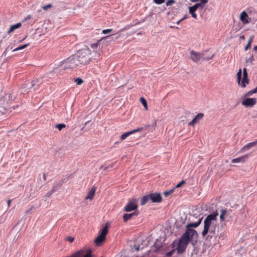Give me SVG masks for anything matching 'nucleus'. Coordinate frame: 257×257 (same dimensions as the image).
<instances>
[{"label":"nucleus","mask_w":257,"mask_h":257,"mask_svg":"<svg viewBox=\"0 0 257 257\" xmlns=\"http://www.w3.org/2000/svg\"><path fill=\"white\" fill-rule=\"evenodd\" d=\"M218 215V212L216 210L205 218L204 220V228L201 233L203 237L206 236L209 233L206 237V239H208L210 236L212 237L215 234L216 220Z\"/></svg>","instance_id":"obj_1"},{"label":"nucleus","mask_w":257,"mask_h":257,"mask_svg":"<svg viewBox=\"0 0 257 257\" xmlns=\"http://www.w3.org/2000/svg\"><path fill=\"white\" fill-rule=\"evenodd\" d=\"M91 50L87 47L79 50L75 55L80 65H87L90 61Z\"/></svg>","instance_id":"obj_2"},{"label":"nucleus","mask_w":257,"mask_h":257,"mask_svg":"<svg viewBox=\"0 0 257 257\" xmlns=\"http://www.w3.org/2000/svg\"><path fill=\"white\" fill-rule=\"evenodd\" d=\"M189 231L184 232L179 240L177 247L176 248L178 254L183 253L189 242L193 241V240L189 238Z\"/></svg>","instance_id":"obj_3"},{"label":"nucleus","mask_w":257,"mask_h":257,"mask_svg":"<svg viewBox=\"0 0 257 257\" xmlns=\"http://www.w3.org/2000/svg\"><path fill=\"white\" fill-rule=\"evenodd\" d=\"M80 66L79 62L75 55L71 56L63 60L60 63L59 67L60 70L71 69Z\"/></svg>","instance_id":"obj_4"},{"label":"nucleus","mask_w":257,"mask_h":257,"mask_svg":"<svg viewBox=\"0 0 257 257\" xmlns=\"http://www.w3.org/2000/svg\"><path fill=\"white\" fill-rule=\"evenodd\" d=\"M203 217H201L199 218L198 221L194 223H188L186 226V230L185 232H186L187 231H189V238L193 240L194 238H197L198 236L197 232L194 229H192L191 228H196L201 223Z\"/></svg>","instance_id":"obj_5"},{"label":"nucleus","mask_w":257,"mask_h":257,"mask_svg":"<svg viewBox=\"0 0 257 257\" xmlns=\"http://www.w3.org/2000/svg\"><path fill=\"white\" fill-rule=\"evenodd\" d=\"M214 57V54L206 57L205 56V53L196 52L194 50L190 52V58L195 63H198L200 60L208 61Z\"/></svg>","instance_id":"obj_6"},{"label":"nucleus","mask_w":257,"mask_h":257,"mask_svg":"<svg viewBox=\"0 0 257 257\" xmlns=\"http://www.w3.org/2000/svg\"><path fill=\"white\" fill-rule=\"evenodd\" d=\"M108 224L106 223L102 229L99 231V234L95 238L94 242L97 246H99L105 240L106 236L108 233Z\"/></svg>","instance_id":"obj_7"},{"label":"nucleus","mask_w":257,"mask_h":257,"mask_svg":"<svg viewBox=\"0 0 257 257\" xmlns=\"http://www.w3.org/2000/svg\"><path fill=\"white\" fill-rule=\"evenodd\" d=\"M43 82L42 78L35 79L31 81H27L26 82V87L28 89L33 88L34 90H37L41 84Z\"/></svg>","instance_id":"obj_8"},{"label":"nucleus","mask_w":257,"mask_h":257,"mask_svg":"<svg viewBox=\"0 0 257 257\" xmlns=\"http://www.w3.org/2000/svg\"><path fill=\"white\" fill-rule=\"evenodd\" d=\"M138 199L133 198L131 200H129L126 205L124 207V211L126 212H131L132 211H137L136 209L138 207Z\"/></svg>","instance_id":"obj_9"},{"label":"nucleus","mask_w":257,"mask_h":257,"mask_svg":"<svg viewBox=\"0 0 257 257\" xmlns=\"http://www.w3.org/2000/svg\"><path fill=\"white\" fill-rule=\"evenodd\" d=\"M242 101L241 104L246 107H250L256 103V99L255 98H246Z\"/></svg>","instance_id":"obj_10"},{"label":"nucleus","mask_w":257,"mask_h":257,"mask_svg":"<svg viewBox=\"0 0 257 257\" xmlns=\"http://www.w3.org/2000/svg\"><path fill=\"white\" fill-rule=\"evenodd\" d=\"M150 200L153 203H159L162 201V197L160 193L155 192L150 193Z\"/></svg>","instance_id":"obj_11"},{"label":"nucleus","mask_w":257,"mask_h":257,"mask_svg":"<svg viewBox=\"0 0 257 257\" xmlns=\"http://www.w3.org/2000/svg\"><path fill=\"white\" fill-rule=\"evenodd\" d=\"M113 36L114 34H110L99 39V41H101L102 43L101 48H102L104 45H107L112 41L114 40L113 37Z\"/></svg>","instance_id":"obj_12"},{"label":"nucleus","mask_w":257,"mask_h":257,"mask_svg":"<svg viewBox=\"0 0 257 257\" xmlns=\"http://www.w3.org/2000/svg\"><path fill=\"white\" fill-rule=\"evenodd\" d=\"M144 129L143 127H138L137 129L133 130L130 132H127L123 133L120 137V139L122 141L125 140L127 137L130 135L134 134L137 132H139Z\"/></svg>","instance_id":"obj_13"},{"label":"nucleus","mask_w":257,"mask_h":257,"mask_svg":"<svg viewBox=\"0 0 257 257\" xmlns=\"http://www.w3.org/2000/svg\"><path fill=\"white\" fill-rule=\"evenodd\" d=\"M139 214V211L138 210L135 211L134 212L131 213H125L123 215V219L124 222H127L130 220L134 216H137Z\"/></svg>","instance_id":"obj_14"},{"label":"nucleus","mask_w":257,"mask_h":257,"mask_svg":"<svg viewBox=\"0 0 257 257\" xmlns=\"http://www.w3.org/2000/svg\"><path fill=\"white\" fill-rule=\"evenodd\" d=\"M240 20L243 24H248L250 21V19L248 18L247 14L245 11L241 13Z\"/></svg>","instance_id":"obj_15"},{"label":"nucleus","mask_w":257,"mask_h":257,"mask_svg":"<svg viewBox=\"0 0 257 257\" xmlns=\"http://www.w3.org/2000/svg\"><path fill=\"white\" fill-rule=\"evenodd\" d=\"M204 116L203 113H198L194 118L189 123V125L191 126H194L197 122L201 119Z\"/></svg>","instance_id":"obj_16"},{"label":"nucleus","mask_w":257,"mask_h":257,"mask_svg":"<svg viewBox=\"0 0 257 257\" xmlns=\"http://www.w3.org/2000/svg\"><path fill=\"white\" fill-rule=\"evenodd\" d=\"M249 155H245L243 156H242L240 157L233 159L231 160V163H244L246 161V160L247 159L248 156Z\"/></svg>","instance_id":"obj_17"},{"label":"nucleus","mask_w":257,"mask_h":257,"mask_svg":"<svg viewBox=\"0 0 257 257\" xmlns=\"http://www.w3.org/2000/svg\"><path fill=\"white\" fill-rule=\"evenodd\" d=\"M256 145H257V140L254 142H252L248 143L247 144H246V145L243 146L241 148L240 151L242 152H245L247 150H248L249 149H250V148L255 146Z\"/></svg>","instance_id":"obj_18"},{"label":"nucleus","mask_w":257,"mask_h":257,"mask_svg":"<svg viewBox=\"0 0 257 257\" xmlns=\"http://www.w3.org/2000/svg\"><path fill=\"white\" fill-rule=\"evenodd\" d=\"M102 43L101 41H99V39L97 40L95 43H91L90 44V48L95 50L97 49H100L101 48Z\"/></svg>","instance_id":"obj_19"},{"label":"nucleus","mask_w":257,"mask_h":257,"mask_svg":"<svg viewBox=\"0 0 257 257\" xmlns=\"http://www.w3.org/2000/svg\"><path fill=\"white\" fill-rule=\"evenodd\" d=\"M96 187L93 186L91 189L89 190L88 195L85 197V199L91 200L93 199L94 194L96 191Z\"/></svg>","instance_id":"obj_20"},{"label":"nucleus","mask_w":257,"mask_h":257,"mask_svg":"<svg viewBox=\"0 0 257 257\" xmlns=\"http://www.w3.org/2000/svg\"><path fill=\"white\" fill-rule=\"evenodd\" d=\"M154 246L155 248L154 251H157L160 248L163 247V243L161 241V240L157 239L154 243Z\"/></svg>","instance_id":"obj_21"},{"label":"nucleus","mask_w":257,"mask_h":257,"mask_svg":"<svg viewBox=\"0 0 257 257\" xmlns=\"http://www.w3.org/2000/svg\"><path fill=\"white\" fill-rule=\"evenodd\" d=\"M175 247V241L173 242V243L171 244V246H170L168 247V248H172V249L171 250L167 252L166 253L165 255L167 257H171L173 255V254L175 252L176 249L174 248Z\"/></svg>","instance_id":"obj_22"},{"label":"nucleus","mask_w":257,"mask_h":257,"mask_svg":"<svg viewBox=\"0 0 257 257\" xmlns=\"http://www.w3.org/2000/svg\"><path fill=\"white\" fill-rule=\"evenodd\" d=\"M21 26H22V24L21 23H17V24H15V25H12L10 27V28L9 29L8 31L7 32V33L8 34H10L12 32H14L17 29H18L20 27H21Z\"/></svg>","instance_id":"obj_23"},{"label":"nucleus","mask_w":257,"mask_h":257,"mask_svg":"<svg viewBox=\"0 0 257 257\" xmlns=\"http://www.w3.org/2000/svg\"><path fill=\"white\" fill-rule=\"evenodd\" d=\"M150 194H149L148 195H145L142 197L141 202V205H144L149 200H150Z\"/></svg>","instance_id":"obj_24"},{"label":"nucleus","mask_w":257,"mask_h":257,"mask_svg":"<svg viewBox=\"0 0 257 257\" xmlns=\"http://www.w3.org/2000/svg\"><path fill=\"white\" fill-rule=\"evenodd\" d=\"M205 4L206 3H202V2L201 1L200 3L196 4L195 5L191 7L194 9L195 11H196L199 8H200L201 9H203Z\"/></svg>","instance_id":"obj_25"},{"label":"nucleus","mask_w":257,"mask_h":257,"mask_svg":"<svg viewBox=\"0 0 257 257\" xmlns=\"http://www.w3.org/2000/svg\"><path fill=\"white\" fill-rule=\"evenodd\" d=\"M248 83L249 79H248V77H242L241 84L242 87H245L246 85L248 84Z\"/></svg>","instance_id":"obj_26"},{"label":"nucleus","mask_w":257,"mask_h":257,"mask_svg":"<svg viewBox=\"0 0 257 257\" xmlns=\"http://www.w3.org/2000/svg\"><path fill=\"white\" fill-rule=\"evenodd\" d=\"M195 12H196V11L194 9L191 8V7H190L189 8V13L191 15L192 17L193 18L196 19L197 16V15L195 13Z\"/></svg>","instance_id":"obj_27"},{"label":"nucleus","mask_w":257,"mask_h":257,"mask_svg":"<svg viewBox=\"0 0 257 257\" xmlns=\"http://www.w3.org/2000/svg\"><path fill=\"white\" fill-rule=\"evenodd\" d=\"M227 212V209H222L221 210V214L220 215V221H223L224 220V215Z\"/></svg>","instance_id":"obj_28"},{"label":"nucleus","mask_w":257,"mask_h":257,"mask_svg":"<svg viewBox=\"0 0 257 257\" xmlns=\"http://www.w3.org/2000/svg\"><path fill=\"white\" fill-rule=\"evenodd\" d=\"M29 45H30V44L29 43H27L26 44H25V45H23L22 46H19V47H17V48L14 49L13 50V52H16V51H17L23 50V49L26 48V47H27L28 46H29Z\"/></svg>","instance_id":"obj_29"},{"label":"nucleus","mask_w":257,"mask_h":257,"mask_svg":"<svg viewBox=\"0 0 257 257\" xmlns=\"http://www.w3.org/2000/svg\"><path fill=\"white\" fill-rule=\"evenodd\" d=\"M114 32L113 29H104L102 31V34H112V33ZM114 35H115L114 33H113Z\"/></svg>","instance_id":"obj_30"},{"label":"nucleus","mask_w":257,"mask_h":257,"mask_svg":"<svg viewBox=\"0 0 257 257\" xmlns=\"http://www.w3.org/2000/svg\"><path fill=\"white\" fill-rule=\"evenodd\" d=\"M140 101L141 102L142 104L143 105V106L145 107L146 109H148V105L146 100L143 97L140 98Z\"/></svg>","instance_id":"obj_31"},{"label":"nucleus","mask_w":257,"mask_h":257,"mask_svg":"<svg viewBox=\"0 0 257 257\" xmlns=\"http://www.w3.org/2000/svg\"><path fill=\"white\" fill-rule=\"evenodd\" d=\"M236 76H237V79L238 82L240 83V81L241 80V77H242V72H241V70L240 69L239 70V71L237 73Z\"/></svg>","instance_id":"obj_32"},{"label":"nucleus","mask_w":257,"mask_h":257,"mask_svg":"<svg viewBox=\"0 0 257 257\" xmlns=\"http://www.w3.org/2000/svg\"><path fill=\"white\" fill-rule=\"evenodd\" d=\"M61 187V186L59 183L56 184L53 186V188L51 190L52 191V192H53L54 193L58 189H59Z\"/></svg>","instance_id":"obj_33"},{"label":"nucleus","mask_w":257,"mask_h":257,"mask_svg":"<svg viewBox=\"0 0 257 257\" xmlns=\"http://www.w3.org/2000/svg\"><path fill=\"white\" fill-rule=\"evenodd\" d=\"M74 82L77 84V85H81L83 83V80L79 77L76 78L74 80Z\"/></svg>","instance_id":"obj_34"},{"label":"nucleus","mask_w":257,"mask_h":257,"mask_svg":"<svg viewBox=\"0 0 257 257\" xmlns=\"http://www.w3.org/2000/svg\"><path fill=\"white\" fill-rule=\"evenodd\" d=\"M65 127L66 125L64 123H59L56 125V127L59 131L62 130V128H65Z\"/></svg>","instance_id":"obj_35"},{"label":"nucleus","mask_w":257,"mask_h":257,"mask_svg":"<svg viewBox=\"0 0 257 257\" xmlns=\"http://www.w3.org/2000/svg\"><path fill=\"white\" fill-rule=\"evenodd\" d=\"M253 60V56L252 55H251L248 59H246V63H250L251 64H252V62Z\"/></svg>","instance_id":"obj_36"},{"label":"nucleus","mask_w":257,"mask_h":257,"mask_svg":"<svg viewBox=\"0 0 257 257\" xmlns=\"http://www.w3.org/2000/svg\"><path fill=\"white\" fill-rule=\"evenodd\" d=\"M175 189V188H173L171 189H170V190L169 191H165L164 193V195L165 196H167L168 195L171 194L174 190Z\"/></svg>","instance_id":"obj_37"},{"label":"nucleus","mask_w":257,"mask_h":257,"mask_svg":"<svg viewBox=\"0 0 257 257\" xmlns=\"http://www.w3.org/2000/svg\"><path fill=\"white\" fill-rule=\"evenodd\" d=\"M186 181L184 180H182L180 182H179L178 184H177L175 187H174L175 189V188H179V187H180L181 186H182V185H183V184H184L185 183Z\"/></svg>","instance_id":"obj_38"},{"label":"nucleus","mask_w":257,"mask_h":257,"mask_svg":"<svg viewBox=\"0 0 257 257\" xmlns=\"http://www.w3.org/2000/svg\"><path fill=\"white\" fill-rule=\"evenodd\" d=\"M175 3V1L174 0H168L167 1L166 3V6L168 7V6H171Z\"/></svg>","instance_id":"obj_39"},{"label":"nucleus","mask_w":257,"mask_h":257,"mask_svg":"<svg viewBox=\"0 0 257 257\" xmlns=\"http://www.w3.org/2000/svg\"><path fill=\"white\" fill-rule=\"evenodd\" d=\"M153 2L158 5H161L165 2V0H153Z\"/></svg>","instance_id":"obj_40"},{"label":"nucleus","mask_w":257,"mask_h":257,"mask_svg":"<svg viewBox=\"0 0 257 257\" xmlns=\"http://www.w3.org/2000/svg\"><path fill=\"white\" fill-rule=\"evenodd\" d=\"M52 7V4H49V5H47L46 6H43L42 8V9L43 10H47L48 9L51 8Z\"/></svg>","instance_id":"obj_41"},{"label":"nucleus","mask_w":257,"mask_h":257,"mask_svg":"<svg viewBox=\"0 0 257 257\" xmlns=\"http://www.w3.org/2000/svg\"><path fill=\"white\" fill-rule=\"evenodd\" d=\"M243 77H248L247 69L244 68L243 69Z\"/></svg>","instance_id":"obj_42"},{"label":"nucleus","mask_w":257,"mask_h":257,"mask_svg":"<svg viewBox=\"0 0 257 257\" xmlns=\"http://www.w3.org/2000/svg\"><path fill=\"white\" fill-rule=\"evenodd\" d=\"M180 5H181V4L177 5V8H176V7H173V8H172V10H178V11H177L176 13H179Z\"/></svg>","instance_id":"obj_43"},{"label":"nucleus","mask_w":257,"mask_h":257,"mask_svg":"<svg viewBox=\"0 0 257 257\" xmlns=\"http://www.w3.org/2000/svg\"><path fill=\"white\" fill-rule=\"evenodd\" d=\"M53 193H54V192H52V190H51L50 191H49L48 192H47V193H46V197H50V196L52 195V194Z\"/></svg>","instance_id":"obj_44"},{"label":"nucleus","mask_w":257,"mask_h":257,"mask_svg":"<svg viewBox=\"0 0 257 257\" xmlns=\"http://www.w3.org/2000/svg\"><path fill=\"white\" fill-rule=\"evenodd\" d=\"M66 182V179H62L58 183L62 186V184Z\"/></svg>","instance_id":"obj_45"},{"label":"nucleus","mask_w":257,"mask_h":257,"mask_svg":"<svg viewBox=\"0 0 257 257\" xmlns=\"http://www.w3.org/2000/svg\"><path fill=\"white\" fill-rule=\"evenodd\" d=\"M67 240L69 242H72L74 240V238L71 236H69L67 237Z\"/></svg>","instance_id":"obj_46"},{"label":"nucleus","mask_w":257,"mask_h":257,"mask_svg":"<svg viewBox=\"0 0 257 257\" xmlns=\"http://www.w3.org/2000/svg\"><path fill=\"white\" fill-rule=\"evenodd\" d=\"M135 249L136 251H139L140 250V245H134Z\"/></svg>","instance_id":"obj_47"},{"label":"nucleus","mask_w":257,"mask_h":257,"mask_svg":"<svg viewBox=\"0 0 257 257\" xmlns=\"http://www.w3.org/2000/svg\"><path fill=\"white\" fill-rule=\"evenodd\" d=\"M251 46V45H250L249 44H247L246 46L245 47V51H247Z\"/></svg>","instance_id":"obj_48"},{"label":"nucleus","mask_w":257,"mask_h":257,"mask_svg":"<svg viewBox=\"0 0 257 257\" xmlns=\"http://www.w3.org/2000/svg\"><path fill=\"white\" fill-rule=\"evenodd\" d=\"M31 18V16L30 15H28V16H27L25 18V19H24L22 22H24V21H26V20H30Z\"/></svg>","instance_id":"obj_49"},{"label":"nucleus","mask_w":257,"mask_h":257,"mask_svg":"<svg viewBox=\"0 0 257 257\" xmlns=\"http://www.w3.org/2000/svg\"><path fill=\"white\" fill-rule=\"evenodd\" d=\"M252 39H253V36H251L249 38V39L248 40V44H249L250 45H251V43H252Z\"/></svg>","instance_id":"obj_50"},{"label":"nucleus","mask_w":257,"mask_h":257,"mask_svg":"<svg viewBox=\"0 0 257 257\" xmlns=\"http://www.w3.org/2000/svg\"><path fill=\"white\" fill-rule=\"evenodd\" d=\"M187 18V15H185L184 16V17L181 19L182 21L184 20V19H186Z\"/></svg>","instance_id":"obj_51"},{"label":"nucleus","mask_w":257,"mask_h":257,"mask_svg":"<svg viewBox=\"0 0 257 257\" xmlns=\"http://www.w3.org/2000/svg\"><path fill=\"white\" fill-rule=\"evenodd\" d=\"M7 203H8V206H10L11 204V200H10V199L8 200L7 201Z\"/></svg>","instance_id":"obj_52"},{"label":"nucleus","mask_w":257,"mask_h":257,"mask_svg":"<svg viewBox=\"0 0 257 257\" xmlns=\"http://www.w3.org/2000/svg\"><path fill=\"white\" fill-rule=\"evenodd\" d=\"M201 1L202 2V3H206L207 4L208 2V0H201Z\"/></svg>","instance_id":"obj_53"},{"label":"nucleus","mask_w":257,"mask_h":257,"mask_svg":"<svg viewBox=\"0 0 257 257\" xmlns=\"http://www.w3.org/2000/svg\"><path fill=\"white\" fill-rule=\"evenodd\" d=\"M127 28H129V26H126L124 29H121L120 32H122L124 30H126L127 29Z\"/></svg>","instance_id":"obj_54"},{"label":"nucleus","mask_w":257,"mask_h":257,"mask_svg":"<svg viewBox=\"0 0 257 257\" xmlns=\"http://www.w3.org/2000/svg\"><path fill=\"white\" fill-rule=\"evenodd\" d=\"M240 38L241 39H242V40H244V39H245V37H244V36L242 35V36H241L240 37Z\"/></svg>","instance_id":"obj_55"},{"label":"nucleus","mask_w":257,"mask_h":257,"mask_svg":"<svg viewBox=\"0 0 257 257\" xmlns=\"http://www.w3.org/2000/svg\"><path fill=\"white\" fill-rule=\"evenodd\" d=\"M43 177L44 180H45L46 178V174L45 173L43 174Z\"/></svg>","instance_id":"obj_56"},{"label":"nucleus","mask_w":257,"mask_h":257,"mask_svg":"<svg viewBox=\"0 0 257 257\" xmlns=\"http://www.w3.org/2000/svg\"><path fill=\"white\" fill-rule=\"evenodd\" d=\"M253 50H254V51H255V52H257V46H255L254 47Z\"/></svg>","instance_id":"obj_57"},{"label":"nucleus","mask_w":257,"mask_h":257,"mask_svg":"<svg viewBox=\"0 0 257 257\" xmlns=\"http://www.w3.org/2000/svg\"><path fill=\"white\" fill-rule=\"evenodd\" d=\"M182 21V20L180 19V20H179L178 22H176V24H179Z\"/></svg>","instance_id":"obj_58"},{"label":"nucleus","mask_w":257,"mask_h":257,"mask_svg":"<svg viewBox=\"0 0 257 257\" xmlns=\"http://www.w3.org/2000/svg\"><path fill=\"white\" fill-rule=\"evenodd\" d=\"M25 38H23L22 40H21V41H20V42L23 41V40H25Z\"/></svg>","instance_id":"obj_59"},{"label":"nucleus","mask_w":257,"mask_h":257,"mask_svg":"<svg viewBox=\"0 0 257 257\" xmlns=\"http://www.w3.org/2000/svg\"><path fill=\"white\" fill-rule=\"evenodd\" d=\"M25 38H23L22 40H21V41H20V42L23 41V40H25Z\"/></svg>","instance_id":"obj_60"},{"label":"nucleus","mask_w":257,"mask_h":257,"mask_svg":"<svg viewBox=\"0 0 257 257\" xmlns=\"http://www.w3.org/2000/svg\"><path fill=\"white\" fill-rule=\"evenodd\" d=\"M170 12H168V13H167V14H168V15H170Z\"/></svg>","instance_id":"obj_61"},{"label":"nucleus","mask_w":257,"mask_h":257,"mask_svg":"<svg viewBox=\"0 0 257 257\" xmlns=\"http://www.w3.org/2000/svg\"><path fill=\"white\" fill-rule=\"evenodd\" d=\"M172 27L174 28V26H171V28H172Z\"/></svg>","instance_id":"obj_62"},{"label":"nucleus","mask_w":257,"mask_h":257,"mask_svg":"<svg viewBox=\"0 0 257 257\" xmlns=\"http://www.w3.org/2000/svg\"><path fill=\"white\" fill-rule=\"evenodd\" d=\"M172 27L174 28V26H171V28H172Z\"/></svg>","instance_id":"obj_63"},{"label":"nucleus","mask_w":257,"mask_h":257,"mask_svg":"<svg viewBox=\"0 0 257 257\" xmlns=\"http://www.w3.org/2000/svg\"><path fill=\"white\" fill-rule=\"evenodd\" d=\"M172 27L174 28V26H171V28H172Z\"/></svg>","instance_id":"obj_64"}]
</instances>
